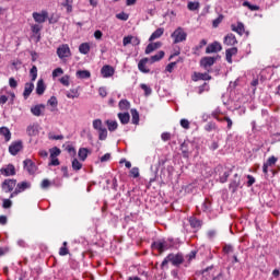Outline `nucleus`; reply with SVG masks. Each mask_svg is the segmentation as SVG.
<instances>
[{"mask_svg":"<svg viewBox=\"0 0 280 280\" xmlns=\"http://www.w3.org/2000/svg\"><path fill=\"white\" fill-rule=\"evenodd\" d=\"M237 47L228 48L225 50V60L229 65H233V56H237Z\"/></svg>","mask_w":280,"mask_h":280,"instance_id":"nucleus-16","label":"nucleus"},{"mask_svg":"<svg viewBox=\"0 0 280 280\" xmlns=\"http://www.w3.org/2000/svg\"><path fill=\"white\" fill-rule=\"evenodd\" d=\"M187 8L190 12H196V10L200 9V2H188Z\"/></svg>","mask_w":280,"mask_h":280,"instance_id":"nucleus-43","label":"nucleus"},{"mask_svg":"<svg viewBox=\"0 0 280 280\" xmlns=\"http://www.w3.org/2000/svg\"><path fill=\"white\" fill-rule=\"evenodd\" d=\"M224 21V15L220 14L217 19L212 21V27H218L220 23Z\"/></svg>","mask_w":280,"mask_h":280,"instance_id":"nucleus-50","label":"nucleus"},{"mask_svg":"<svg viewBox=\"0 0 280 280\" xmlns=\"http://www.w3.org/2000/svg\"><path fill=\"white\" fill-rule=\"evenodd\" d=\"M90 152L91 151H89V149H86V148L79 149L78 156H79L80 161H86Z\"/></svg>","mask_w":280,"mask_h":280,"instance_id":"nucleus-30","label":"nucleus"},{"mask_svg":"<svg viewBox=\"0 0 280 280\" xmlns=\"http://www.w3.org/2000/svg\"><path fill=\"white\" fill-rule=\"evenodd\" d=\"M151 246L155 250H159L160 255H162V253H165V250L170 249V246L167 245V242H165V241H155L152 243Z\"/></svg>","mask_w":280,"mask_h":280,"instance_id":"nucleus-6","label":"nucleus"},{"mask_svg":"<svg viewBox=\"0 0 280 280\" xmlns=\"http://www.w3.org/2000/svg\"><path fill=\"white\" fill-rule=\"evenodd\" d=\"M232 32H236V34H240L242 36L244 34V23L238 22L237 25L232 24Z\"/></svg>","mask_w":280,"mask_h":280,"instance_id":"nucleus-31","label":"nucleus"},{"mask_svg":"<svg viewBox=\"0 0 280 280\" xmlns=\"http://www.w3.org/2000/svg\"><path fill=\"white\" fill-rule=\"evenodd\" d=\"M168 260L173 266H180L185 262V257L183 254H168Z\"/></svg>","mask_w":280,"mask_h":280,"instance_id":"nucleus-8","label":"nucleus"},{"mask_svg":"<svg viewBox=\"0 0 280 280\" xmlns=\"http://www.w3.org/2000/svg\"><path fill=\"white\" fill-rule=\"evenodd\" d=\"M233 250H234V248L232 247V245H225V246L223 247V253H224L225 255H229L230 253H233Z\"/></svg>","mask_w":280,"mask_h":280,"instance_id":"nucleus-62","label":"nucleus"},{"mask_svg":"<svg viewBox=\"0 0 280 280\" xmlns=\"http://www.w3.org/2000/svg\"><path fill=\"white\" fill-rule=\"evenodd\" d=\"M278 161L279 159L275 155H271L270 158H268L266 163H264L262 165V173L265 174V176H268V167H272V165H277Z\"/></svg>","mask_w":280,"mask_h":280,"instance_id":"nucleus-9","label":"nucleus"},{"mask_svg":"<svg viewBox=\"0 0 280 280\" xmlns=\"http://www.w3.org/2000/svg\"><path fill=\"white\" fill-rule=\"evenodd\" d=\"M161 139H162V141H170V139H172V133L171 132H163L161 135Z\"/></svg>","mask_w":280,"mask_h":280,"instance_id":"nucleus-57","label":"nucleus"},{"mask_svg":"<svg viewBox=\"0 0 280 280\" xmlns=\"http://www.w3.org/2000/svg\"><path fill=\"white\" fill-rule=\"evenodd\" d=\"M57 56L60 60H65V58H71V48L69 44H62L57 48Z\"/></svg>","mask_w":280,"mask_h":280,"instance_id":"nucleus-3","label":"nucleus"},{"mask_svg":"<svg viewBox=\"0 0 280 280\" xmlns=\"http://www.w3.org/2000/svg\"><path fill=\"white\" fill-rule=\"evenodd\" d=\"M140 89H142V91H144L145 97L152 95V88H150L148 84H145V83L140 84Z\"/></svg>","mask_w":280,"mask_h":280,"instance_id":"nucleus-42","label":"nucleus"},{"mask_svg":"<svg viewBox=\"0 0 280 280\" xmlns=\"http://www.w3.org/2000/svg\"><path fill=\"white\" fill-rule=\"evenodd\" d=\"M223 44L228 47H235L237 45V37L233 33H230L224 37Z\"/></svg>","mask_w":280,"mask_h":280,"instance_id":"nucleus-15","label":"nucleus"},{"mask_svg":"<svg viewBox=\"0 0 280 280\" xmlns=\"http://www.w3.org/2000/svg\"><path fill=\"white\" fill-rule=\"evenodd\" d=\"M61 5L67 9L68 14L73 12V0H65Z\"/></svg>","mask_w":280,"mask_h":280,"instance_id":"nucleus-34","label":"nucleus"},{"mask_svg":"<svg viewBox=\"0 0 280 280\" xmlns=\"http://www.w3.org/2000/svg\"><path fill=\"white\" fill-rule=\"evenodd\" d=\"M0 174L2 176H16V167L13 164H8L4 167L0 168Z\"/></svg>","mask_w":280,"mask_h":280,"instance_id":"nucleus-7","label":"nucleus"},{"mask_svg":"<svg viewBox=\"0 0 280 280\" xmlns=\"http://www.w3.org/2000/svg\"><path fill=\"white\" fill-rule=\"evenodd\" d=\"M67 97L69 100H75V97H79L78 90L77 89L70 90V92L67 93Z\"/></svg>","mask_w":280,"mask_h":280,"instance_id":"nucleus-49","label":"nucleus"},{"mask_svg":"<svg viewBox=\"0 0 280 280\" xmlns=\"http://www.w3.org/2000/svg\"><path fill=\"white\" fill-rule=\"evenodd\" d=\"M130 43H132V36H126V37H124V39H122V45H124V47L130 45Z\"/></svg>","mask_w":280,"mask_h":280,"instance_id":"nucleus-60","label":"nucleus"},{"mask_svg":"<svg viewBox=\"0 0 280 280\" xmlns=\"http://www.w3.org/2000/svg\"><path fill=\"white\" fill-rule=\"evenodd\" d=\"M92 126H93L94 130H97V131L102 130L104 128L102 119H94L92 122Z\"/></svg>","mask_w":280,"mask_h":280,"instance_id":"nucleus-44","label":"nucleus"},{"mask_svg":"<svg viewBox=\"0 0 280 280\" xmlns=\"http://www.w3.org/2000/svg\"><path fill=\"white\" fill-rule=\"evenodd\" d=\"M32 16H33L35 23H37V25H42L43 23H45L47 21V19H49V12H47L46 10H43L40 13L33 12Z\"/></svg>","mask_w":280,"mask_h":280,"instance_id":"nucleus-5","label":"nucleus"},{"mask_svg":"<svg viewBox=\"0 0 280 280\" xmlns=\"http://www.w3.org/2000/svg\"><path fill=\"white\" fill-rule=\"evenodd\" d=\"M162 46H163V43L161 42L150 43L147 46L144 54L147 55L152 54V51H156V49H161Z\"/></svg>","mask_w":280,"mask_h":280,"instance_id":"nucleus-17","label":"nucleus"},{"mask_svg":"<svg viewBox=\"0 0 280 280\" xmlns=\"http://www.w3.org/2000/svg\"><path fill=\"white\" fill-rule=\"evenodd\" d=\"M165 34V28L160 27L156 28L150 36L149 42L152 43L153 40H156V38H161Z\"/></svg>","mask_w":280,"mask_h":280,"instance_id":"nucleus-19","label":"nucleus"},{"mask_svg":"<svg viewBox=\"0 0 280 280\" xmlns=\"http://www.w3.org/2000/svg\"><path fill=\"white\" fill-rule=\"evenodd\" d=\"M43 110H45L44 104H39V105H35V106L31 107V113L35 117H40V115H43Z\"/></svg>","mask_w":280,"mask_h":280,"instance_id":"nucleus-18","label":"nucleus"},{"mask_svg":"<svg viewBox=\"0 0 280 280\" xmlns=\"http://www.w3.org/2000/svg\"><path fill=\"white\" fill-rule=\"evenodd\" d=\"M45 81L43 79H39L37 81V86H36V94L37 95H43L45 93Z\"/></svg>","mask_w":280,"mask_h":280,"instance_id":"nucleus-29","label":"nucleus"},{"mask_svg":"<svg viewBox=\"0 0 280 280\" xmlns=\"http://www.w3.org/2000/svg\"><path fill=\"white\" fill-rule=\"evenodd\" d=\"M131 124L139 126V112L137 109H131Z\"/></svg>","mask_w":280,"mask_h":280,"instance_id":"nucleus-35","label":"nucleus"},{"mask_svg":"<svg viewBox=\"0 0 280 280\" xmlns=\"http://www.w3.org/2000/svg\"><path fill=\"white\" fill-rule=\"evenodd\" d=\"M101 74L103 78H113L115 75V68H113V66L105 65L101 69Z\"/></svg>","mask_w":280,"mask_h":280,"instance_id":"nucleus-12","label":"nucleus"},{"mask_svg":"<svg viewBox=\"0 0 280 280\" xmlns=\"http://www.w3.org/2000/svg\"><path fill=\"white\" fill-rule=\"evenodd\" d=\"M217 60H218L217 57H203L200 60V65L201 67H203V69H209V67H213L215 65Z\"/></svg>","mask_w":280,"mask_h":280,"instance_id":"nucleus-13","label":"nucleus"},{"mask_svg":"<svg viewBox=\"0 0 280 280\" xmlns=\"http://www.w3.org/2000/svg\"><path fill=\"white\" fill-rule=\"evenodd\" d=\"M2 207L3 209H10L12 207V200L3 199Z\"/></svg>","mask_w":280,"mask_h":280,"instance_id":"nucleus-55","label":"nucleus"},{"mask_svg":"<svg viewBox=\"0 0 280 280\" xmlns=\"http://www.w3.org/2000/svg\"><path fill=\"white\" fill-rule=\"evenodd\" d=\"M72 170H74L75 172H80V170H82V163H80L78 159H74L72 161Z\"/></svg>","mask_w":280,"mask_h":280,"instance_id":"nucleus-48","label":"nucleus"},{"mask_svg":"<svg viewBox=\"0 0 280 280\" xmlns=\"http://www.w3.org/2000/svg\"><path fill=\"white\" fill-rule=\"evenodd\" d=\"M165 58V51L160 50L158 54L151 56L150 60L151 62H159L160 60H163Z\"/></svg>","mask_w":280,"mask_h":280,"instance_id":"nucleus-33","label":"nucleus"},{"mask_svg":"<svg viewBox=\"0 0 280 280\" xmlns=\"http://www.w3.org/2000/svg\"><path fill=\"white\" fill-rule=\"evenodd\" d=\"M229 176H231V173L225 172V173L220 177V183H226V180H229Z\"/></svg>","mask_w":280,"mask_h":280,"instance_id":"nucleus-64","label":"nucleus"},{"mask_svg":"<svg viewBox=\"0 0 280 280\" xmlns=\"http://www.w3.org/2000/svg\"><path fill=\"white\" fill-rule=\"evenodd\" d=\"M34 91V83H25L24 86V92H23V97L24 100H27V97H30V95H32V92Z\"/></svg>","mask_w":280,"mask_h":280,"instance_id":"nucleus-20","label":"nucleus"},{"mask_svg":"<svg viewBox=\"0 0 280 280\" xmlns=\"http://www.w3.org/2000/svg\"><path fill=\"white\" fill-rule=\"evenodd\" d=\"M129 176L132 178H139V167H132L129 172Z\"/></svg>","mask_w":280,"mask_h":280,"instance_id":"nucleus-52","label":"nucleus"},{"mask_svg":"<svg viewBox=\"0 0 280 280\" xmlns=\"http://www.w3.org/2000/svg\"><path fill=\"white\" fill-rule=\"evenodd\" d=\"M106 126H107V130H109V132H115V130H117V128H119V124H117V120H106L105 121Z\"/></svg>","mask_w":280,"mask_h":280,"instance_id":"nucleus-25","label":"nucleus"},{"mask_svg":"<svg viewBox=\"0 0 280 280\" xmlns=\"http://www.w3.org/2000/svg\"><path fill=\"white\" fill-rule=\"evenodd\" d=\"M79 51H80V54H83V56H86V54H89V51H91V45L89 43H82L79 46Z\"/></svg>","mask_w":280,"mask_h":280,"instance_id":"nucleus-32","label":"nucleus"},{"mask_svg":"<svg viewBox=\"0 0 280 280\" xmlns=\"http://www.w3.org/2000/svg\"><path fill=\"white\" fill-rule=\"evenodd\" d=\"M117 117H118L120 124H122V126L130 124V114L129 113H118Z\"/></svg>","mask_w":280,"mask_h":280,"instance_id":"nucleus-21","label":"nucleus"},{"mask_svg":"<svg viewBox=\"0 0 280 280\" xmlns=\"http://www.w3.org/2000/svg\"><path fill=\"white\" fill-rule=\"evenodd\" d=\"M145 65H148V58H143L139 61L138 69L141 73H150V69L145 68Z\"/></svg>","mask_w":280,"mask_h":280,"instance_id":"nucleus-24","label":"nucleus"},{"mask_svg":"<svg viewBox=\"0 0 280 280\" xmlns=\"http://www.w3.org/2000/svg\"><path fill=\"white\" fill-rule=\"evenodd\" d=\"M59 255L61 257H65V256L69 255V248H67V242H63V246L60 247Z\"/></svg>","mask_w":280,"mask_h":280,"instance_id":"nucleus-47","label":"nucleus"},{"mask_svg":"<svg viewBox=\"0 0 280 280\" xmlns=\"http://www.w3.org/2000/svg\"><path fill=\"white\" fill-rule=\"evenodd\" d=\"M9 85L11 86V89H16V86H19V82L14 80V78H10L9 79Z\"/></svg>","mask_w":280,"mask_h":280,"instance_id":"nucleus-58","label":"nucleus"},{"mask_svg":"<svg viewBox=\"0 0 280 280\" xmlns=\"http://www.w3.org/2000/svg\"><path fill=\"white\" fill-rule=\"evenodd\" d=\"M60 82L63 86H69V75H63L61 79H60Z\"/></svg>","mask_w":280,"mask_h":280,"instance_id":"nucleus-63","label":"nucleus"},{"mask_svg":"<svg viewBox=\"0 0 280 280\" xmlns=\"http://www.w3.org/2000/svg\"><path fill=\"white\" fill-rule=\"evenodd\" d=\"M0 135L1 137H4V140L7 142L10 141V139H12V132H10V129L8 127H1Z\"/></svg>","mask_w":280,"mask_h":280,"instance_id":"nucleus-26","label":"nucleus"},{"mask_svg":"<svg viewBox=\"0 0 280 280\" xmlns=\"http://www.w3.org/2000/svg\"><path fill=\"white\" fill-rule=\"evenodd\" d=\"M43 30V24H32L31 31L34 34V36H37V40H40V32Z\"/></svg>","mask_w":280,"mask_h":280,"instance_id":"nucleus-22","label":"nucleus"},{"mask_svg":"<svg viewBox=\"0 0 280 280\" xmlns=\"http://www.w3.org/2000/svg\"><path fill=\"white\" fill-rule=\"evenodd\" d=\"M192 80H194V82H198V80H211V77L209 74L195 72Z\"/></svg>","mask_w":280,"mask_h":280,"instance_id":"nucleus-36","label":"nucleus"},{"mask_svg":"<svg viewBox=\"0 0 280 280\" xmlns=\"http://www.w3.org/2000/svg\"><path fill=\"white\" fill-rule=\"evenodd\" d=\"M202 211H205L206 213L211 211V200L205 199L202 203Z\"/></svg>","mask_w":280,"mask_h":280,"instance_id":"nucleus-46","label":"nucleus"},{"mask_svg":"<svg viewBox=\"0 0 280 280\" xmlns=\"http://www.w3.org/2000/svg\"><path fill=\"white\" fill-rule=\"evenodd\" d=\"M180 126H182V128H184L185 130H189V120H187V119H182L180 120Z\"/></svg>","mask_w":280,"mask_h":280,"instance_id":"nucleus-59","label":"nucleus"},{"mask_svg":"<svg viewBox=\"0 0 280 280\" xmlns=\"http://www.w3.org/2000/svg\"><path fill=\"white\" fill-rule=\"evenodd\" d=\"M23 150V141H15L9 147V152L12 156H16Z\"/></svg>","mask_w":280,"mask_h":280,"instance_id":"nucleus-10","label":"nucleus"},{"mask_svg":"<svg viewBox=\"0 0 280 280\" xmlns=\"http://www.w3.org/2000/svg\"><path fill=\"white\" fill-rule=\"evenodd\" d=\"M205 130L206 132H213V130H218V125L213 121H210L205 126Z\"/></svg>","mask_w":280,"mask_h":280,"instance_id":"nucleus-41","label":"nucleus"},{"mask_svg":"<svg viewBox=\"0 0 280 280\" xmlns=\"http://www.w3.org/2000/svg\"><path fill=\"white\" fill-rule=\"evenodd\" d=\"M118 107L120 110H130V102L128 100H120Z\"/></svg>","mask_w":280,"mask_h":280,"instance_id":"nucleus-37","label":"nucleus"},{"mask_svg":"<svg viewBox=\"0 0 280 280\" xmlns=\"http://www.w3.org/2000/svg\"><path fill=\"white\" fill-rule=\"evenodd\" d=\"M101 163H107L110 161V153H105L103 156L100 158Z\"/></svg>","mask_w":280,"mask_h":280,"instance_id":"nucleus-61","label":"nucleus"},{"mask_svg":"<svg viewBox=\"0 0 280 280\" xmlns=\"http://www.w3.org/2000/svg\"><path fill=\"white\" fill-rule=\"evenodd\" d=\"M108 138V130L106 127H103V129H98V139L100 141H106Z\"/></svg>","mask_w":280,"mask_h":280,"instance_id":"nucleus-38","label":"nucleus"},{"mask_svg":"<svg viewBox=\"0 0 280 280\" xmlns=\"http://www.w3.org/2000/svg\"><path fill=\"white\" fill-rule=\"evenodd\" d=\"M77 78L80 80H89L91 78V71L89 70H78L77 71Z\"/></svg>","mask_w":280,"mask_h":280,"instance_id":"nucleus-28","label":"nucleus"},{"mask_svg":"<svg viewBox=\"0 0 280 280\" xmlns=\"http://www.w3.org/2000/svg\"><path fill=\"white\" fill-rule=\"evenodd\" d=\"M243 7L244 8H248V10H250L252 12H257L260 10L259 5L257 4H250V2L248 1H244L243 2Z\"/></svg>","mask_w":280,"mask_h":280,"instance_id":"nucleus-39","label":"nucleus"},{"mask_svg":"<svg viewBox=\"0 0 280 280\" xmlns=\"http://www.w3.org/2000/svg\"><path fill=\"white\" fill-rule=\"evenodd\" d=\"M189 224L191 229H201L202 228V221L200 219H197L196 217H190Z\"/></svg>","mask_w":280,"mask_h":280,"instance_id":"nucleus-23","label":"nucleus"},{"mask_svg":"<svg viewBox=\"0 0 280 280\" xmlns=\"http://www.w3.org/2000/svg\"><path fill=\"white\" fill-rule=\"evenodd\" d=\"M51 186V182H49V179H43L40 187L42 189H48V187Z\"/></svg>","mask_w":280,"mask_h":280,"instance_id":"nucleus-56","label":"nucleus"},{"mask_svg":"<svg viewBox=\"0 0 280 280\" xmlns=\"http://www.w3.org/2000/svg\"><path fill=\"white\" fill-rule=\"evenodd\" d=\"M23 165H24V170H26L28 174L31 175L36 174V164L32 160L30 159L24 160Z\"/></svg>","mask_w":280,"mask_h":280,"instance_id":"nucleus-11","label":"nucleus"},{"mask_svg":"<svg viewBox=\"0 0 280 280\" xmlns=\"http://www.w3.org/2000/svg\"><path fill=\"white\" fill-rule=\"evenodd\" d=\"M65 73V70L62 68H57L52 71V78H58V75H62Z\"/></svg>","mask_w":280,"mask_h":280,"instance_id":"nucleus-54","label":"nucleus"},{"mask_svg":"<svg viewBox=\"0 0 280 280\" xmlns=\"http://www.w3.org/2000/svg\"><path fill=\"white\" fill-rule=\"evenodd\" d=\"M173 45H178V43H185L187 40V32L185 28L178 26L172 34Z\"/></svg>","mask_w":280,"mask_h":280,"instance_id":"nucleus-1","label":"nucleus"},{"mask_svg":"<svg viewBox=\"0 0 280 280\" xmlns=\"http://www.w3.org/2000/svg\"><path fill=\"white\" fill-rule=\"evenodd\" d=\"M32 187V184L30 182H21L15 185L14 191L10 194V198H16L19 194H23V191H26V189H30Z\"/></svg>","mask_w":280,"mask_h":280,"instance_id":"nucleus-2","label":"nucleus"},{"mask_svg":"<svg viewBox=\"0 0 280 280\" xmlns=\"http://www.w3.org/2000/svg\"><path fill=\"white\" fill-rule=\"evenodd\" d=\"M116 19H118L119 21H128L129 15L126 12H120L116 14Z\"/></svg>","mask_w":280,"mask_h":280,"instance_id":"nucleus-53","label":"nucleus"},{"mask_svg":"<svg viewBox=\"0 0 280 280\" xmlns=\"http://www.w3.org/2000/svg\"><path fill=\"white\" fill-rule=\"evenodd\" d=\"M60 149L55 147L52 149H50V158H58L60 156Z\"/></svg>","mask_w":280,"mask_h":280,"instance_id":"nucleus-51","label":"nucleus"},{"mask_svg":"<svg viewBox=\"0 0 280 280\" xmlns=\"http://www.w3.org/2000/svg\"><path fill=\"white\" fill-rule=\"evenodd\" d=\"M48 106H51V113L58 110V98L56 96H51L48 101H47Z\"/></svg>","mask_w":280,"mask_h":280,"instance_id":"nucleus-27","label":"nucleus"},{"mask_svg":"<svg viewBox=\"0 0 280 280\" xmlns=\"http://www.w3.org/2000/svg\"><path fill=\"white\" fill-rule=\"evenodd\" d=\"M2 191L4 194H11L16 189V179H4L1 184Z\"/></svg>","mask_w":280,"mask_h":280,"instance_id":"nucleus-4","label":"nucleus"},{"mask_svg":"<svg viewBox=\"0 0 280 280\" xmlns=\"http://www.w3.org/2000/svg\"><path fill=\"white\" fill-rule=\"evenodd\" d=\"M31 81L36 82V78H38V68L36 66H33L30 70Z\"/></svg>","mask_w":280,"mask_h":280,"instance_id":"nucleus-40","label":"nucleus"},{"mask_svg":"<svg viewBox=\"0 0 280 280\" xmlns=\"http://www.w3.org/2000/svg\"><path fill=\"white\" fill-rule=\"evenodd\" d=\"M214 118L218 119V121H226L228 130H231V128H233V120H231V118H229V116H225L223 119H220L217 116H214Z\"/></svg>","mask_w":280,"mask_h":280,"instance_id":"nucleus-45","label":"nucleus"},{"mask_svg":"<svg viewBox=\"0 0 280 280\" xmlns=\"http://www.w3.org/2000/svg\"><path fill=\"white\" fill-rule=\"evenodd\" d=\"M222 49V44L220 42H213L206 48V54H218Z\"/></svg>","mask_w":280,"mask_h":280,"instance_id":"nucleus-14","label":"nucleus"}]
</instances>
